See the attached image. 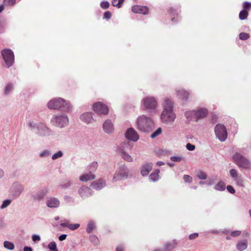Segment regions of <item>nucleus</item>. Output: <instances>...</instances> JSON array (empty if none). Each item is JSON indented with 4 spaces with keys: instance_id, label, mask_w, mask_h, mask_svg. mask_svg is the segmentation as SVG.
<instances>
[{
    "instance_id": "obj_1",
    "label": "nucleus",
    "mask_w": 251,
    "mask_h": 251,
    "mask_svg": "<svg viewBox=\"0 0 251 251\" xmlns=\"http://www.w3.org/2000/svg\"><path fill=\"white\" fill-rule=\"evenodd\" d=\"M162 105L163 110L160 115L162 122L165 124L173 123L176 118V115L173 111L174 101L169 98H165Z\"/></svg>"
},
{
    "instance_id": "obj_2",
    "label": "nucleus",
    "mask_w": 251,
    "mask_h": 251,
    "mask_svg": "<svg viewBox=\"0 0 251 251\" xmlns=\"http://www.w3.org/2000/svg\"><path fill=\"white\" fill-rule=\"evenodd\" d=\"M27 126L31 130L35 131L39 136L49 137L52 134V130L44 123L30 121Z\"/></svg>"
},
{
    "instance_id": "obj_3",
    "label": "nucleus",
    "mask_w": 251,
    "mask_h": 251,
    "mask_svg": "<svg viewBox=\"0 0 251 251\" xmlns=\"http://www.w3.org/2000/svg\"><path fill=\"white\" fill-rule=\"evenodd\" d=\"M153 125L152 119L145 115L139 116L136 122V127L140 131L144 132L150 131Z\"/></svg>"
},
{
    "instance_id": "obj_4",
    "label": "nucleus",
    "mask_w": 251,
    "mask_h": 251,
    "mask_svg": "<svg viewBox=\"0 0 251 251\" xmlns=\"http://www.w3.org/2000/svg\"><path fill=\"white\" fill-rule=\"evenodd\" d=\"M69 123L68 116L65 114H54L50 119V124L54 126L62 128L66 127Z\"/></svg>"
},
{
    "instance_id": "obj_5",
    "label": "nucleus",
    "mask_w": 251,
    "mask_h": 251,
    "mask_svg": "<svg viewBox=\"0 0 251 251\" xmlns=\"http://www.w3.org/2000/svg\"><path fill=\"white\" fill-rule=\"evenodd\" d=\"M233 160L240 168L247 170L251 168L250 160L239 152H236L233 155Z\"/></svg>"
},
{
    "instance_id": "obj_6",
    "label": "nucleus",
    "mask_w": 251,
    "mask_h": 251,
    "mask_svg": "<svg viewBox=\"0 0 251 251\" xmlns=\"http://www.w3.org/2000/svg\"><path fill=\"white\" fill-rule=\"evenodd\" d=\"M141 102L144 108L149 111H154L157 107L158 102L154 97H146L142 99Z\"/></svg>"
},
{
    "instance_id": "obj_7",
    "label": "nucleus",
    "mask_w": 251,
    "mask_h": 251,
    "mask_svg": "<svg viewBox=\"0 0 251 251\" xmlns=\"http://www.w3.org/2000/svg\"><path fill=\"white\" fill-rule=\"evenodd\" d=\"M215 133L216 137L221 142H224L227 139V130L223 125H217L215 127Z\"/></svg>"
},
{
    "instance_id": "obj_8",
    "label": "nucleus",
    "mask_w": 251,
    "mask_h": 251,
    "mask_svg": "<svg viewBox=\"0 0 251 251\" xmlns=\"http://www.w3.org/2000/svg\"><path fill=\"white\" fill-rule=\"evenodd\" d=\"M1 55L7 68L11 67L14 62V53L10 49H4L1 51Z\"/></svg>"
},
{
    "instance_id": "obj_9",
    "label": "nucleus",
    "mask_w": 251,
    "mask_h": 251,
    "mask_svg": "<svg viewBox=\"0 0 251 251\" xmlns=\"http://www.w3.org/2000/svg\"><path fill=\"white\" fill-rule=\"evenodd\" d=\"M128 174L127 168L123 166H120L116 171L113 178V181H117L126 178Z\"/></svg>"
},
{
    "instance_id": "obj_10",
    "label": "nucleus",
    "mask_w": 251,
    "mask_h": 251,
    "mask_svg": "<svg viewBox=\"0 0 251 251\" xmlns=\"http://www.w3.org/2000/svg\"><path fill=\"white\" fill-rule=\"evenodd\" d=\"M65 100L61 98H54L48 103V107L50 109H60L64 105Z\"/></svg>"
},
{
    "instance_id": "obj_11",
    "label": "nucleus",
    "mask_w": 251,
    "mask_h": 251,
    "mask_svg": "<svg viewBox=\"0 0 251 251\" xmlns=\"http://www.w3.org/2000/svg\"><path fill=\"white\" fill-rule=\"evenodd\" d=\"M93 110L98 114L105 115L108 113V107L101 102H97L93 104Z\"/></svg>"
},
{
    "instance_id": "obj_12",
    "label": "nucleus",
    "mask_w": 251,
    "mask_h": 251,
    "mask_svg": "<svg viewBox=\"0 0 251 251\" xmlns=\"http://www.w3.org/2000/svg\"><path fill=\"white\" fill-rule=\"evenodd\" d=\"M125 137L129 141L137 142L139 139V136L136 131L132 127L127 129L125 133Z\"/></svg>"
},
{
    "instance_id": "obj_13",
    "label": "nucleus",
    "mask_w": 251,
    "mask_h": 251,
    "mask_svg": "<svg viewBox=\"0 0 251 251\" xmlns=\"http://www.w3.org/2000/svg\"><path fill=\"white\" fill-rule=\"evenodd\" d=\"M48 193V189L46 187H44L35 192L33 194L32 198L35 201H40L44 199L45 197Z\"/></svg>"
},
{
    "instance_id": "obj_14",
    "label": "nucleus",
    "mask_w": 251,
    "mask_h": 251,
    "mask_svg": "<svg viewBox=\"0 0 251 251\" xmlns=\"http://www.w3.org/2000/svg\"><path fill=\"white\" fill-rule=\"evenodd\" d=\"M92 112H86L80 115L79 119L82 122L87 125L92 124L95 121Z\"/></svg>"
},
{
    "instance_id": "obj_15",
    "label": "nucleus",
    "mask_w": 251,
    "mask_h": 251,
    "mask_svg": "<svg viewBox=\"0 0 251 251\" xmlns=\"http://www.w3.org/2000/svg\"><path fill=\"white\" fill-rule=\"evenodd\" d=\"M102 128L105 133L111 134L114 130V124L110 120H106L103 124Z\"/></svg>"
},
{
    "instance_id": "obj_16",
    "label": "nucleus",
    "mask_w": 251,
    "mask_h": 251,
    "mask_svg": "<svg viewBox=\"0 0 251 251\" xmlns=\"http://www.w3.org/2000/svg\"><path fill=\"white\" fill-rule=\"evenodd\" d=\"M24 185L16 182L13 184L11 187V190L14 195L19 196L24 191Z\"/></svg>"
},
{
    "instance_id": "obj_17",
    "label": "nucleus",
    "mask_w": 251,
    "mask_h": 251,
    "mask_svg": "<svg viewBox=\"0 0 251 251\" xmlns=\"http://www.w3.org/2000/svg\"><path fill=\"white\" fill-rule=\"evenodd\" d=\"M78 194L82 199L87 198L92 195V190L85 186L81 187L78 189Z\"/></svg>"
},
{
    "instance_id": "obj_18",
    "label": "nucleus",
    "mask_w": 251,
    "mask_h": 251,
    "mask_svg": "<svg viewBox=\"0 0 251 251\" xmlns=\"http://www.w3.org/2000/svg\"><path fill=\"white\" fill-rule=\"evenodd\" d=\"M46 205L50 208H57L60 206L59 200L55 197H50L46 201Z\"/></svg>"
},
{
    "instance_id": "obj_19",
    "label": "nucleus",
    "mask_w": 251,
    "mask_h": 251,
    "mask_svg": "<svg viewBox=\"0 0 251 251\" xmlns=\"http://www.w3.org/2000/svg\"><path fill=\"white\" fill-rule=\"evenodd\" d=\"M176 94L178 98L183 101H186L189 96L188 92L181 88L176 89Z\"/></svg>"
},
{
    "instance_id": "obj_20",
    "label": "nucleus",
    "mask_w": 251,
    "mask_h": 251,
    "mask_svg": "<svg viewBox=\"0 0 251 251\" xmlns=\"http://www.w3.org/2000/svg\"><path fill=\"white\" fill-rule=\"evenodd\" d=\"M132 11L134 13H140L144 15L149 13V9L146 6L134 5L132 7Z\"/></svg>"
},
{
    "instance_id": "obj_21",
    "label": "nucleus",
    "mask_w": 251,
    "mask_h": 251,
    "mask_svg": "<svg viewBox=\"0 0 251 251\" xmlns=\"http://www.w3.org/2000/svg\"><path fill=\"white\" fill-rule=\"evenodd\" d=\"M152 169L151 163H147L144 164L141 169V174L142 176H147Z\"/></svg>"
},
{
    "instance_id": "obj_22",
    "label": "nucleus",
    "mask_w": 251,
    "mask_h": 251,
    "mask_svg": "<svg viewBox=\"0 0 251 251\" xmlns=\"http://www.w3.org/2000/svg\"><path fill=\"white\" fill-rule=\"evenodd\" d=\"M91 185L93 188L99 190L105 186V181L103 179H100L98 181L93 182Z\"/></svg>"
},
{
    "instance_id": "obj_23",
    "label": "nucleus",
    "mask_w": 251,
    "mask_h": 251,
    "mask_svg": "<svg viewBox=\"0 0 251 251\" xmlns=\"http://www.w3.org/2000/svg\"><path fill=\"white\" fill-rule=\"evenodd\" d=\"M208 113V110L206 108H199L196 111V114L198 121L200 119H202L205 117Z\"/></svg>"
},
{
    "instance_id": "obj_24",
    "label": "nucleus",
    "mask_w": 251,
    "mask_h": 251,
    "mask_svg": "<svg viewBox=\"0 0 251 251\" xmlns=\"http://www.w3.org/2000/svg\"><path fill=\"white\" fill-rule=\"evenodd\" d=\"M95 175L90 172L89 174H85L80 176L79 180L82 182H87L88 181L94 179Z\"/></svg>"
},
{
    "instance_id": "obj_25",
    "label": "nucleus",
    "mask_w": 251,
    "mask_h": 251,
    "mask_svg": "<svg viewBox=\"0 0 251 251\" xmlns=\"http://www.w3.org/2000/svg\"><path fill=\"white\" fill-rule=\"evenodd\" d=\"M185 116L188 121H194L197 122L196 114V110H190L185 113Z\"/></svg>"
},
{
    "instance_id": "obj_26",
    "label": "nucleus",
    "mask_w": 251,
    "mask_h": 251,
    "mask_svg": "<svg viewBox=\"0 0 251 251\" xmlns=\"http://www.w3.org/2000/svg\"><path fill=\"white\" fill-rule=\"evenodd\" d=\"M248 247V241L246 240H241L236 245V248L239 251L245 250Z\"/></svg>"
},
{
    "instance_id": "obj_27",
    "label": "nucleus",
    "mask_w": 251,
    "mask_h": 251,
    "mask_svg": "<svg viewBox=\"0 0 251 251\" xmlns=\"http://www.w3.org/2000/svg\"><path fill=\"white\" fill-rule=\"evenodd\" d=\"M60 226L62 227H67L72 230H75L80 226V225L78 224H71L68 223H61Z\"/></svg>"
},
{
    "instance_id": "obj_28",
    "label": "nucleus",
    "mask_w": 251,
    "mask_h": 251,
    "mask_svg": "<svg viewBox=\"0 0 251 251\" xmlns=\"http://www.w3.org/2000/svg\"><path fill=\"white\" fill-rule=\"evenodd\" d=\"M121 154V156L125 161L129 162H131L133 161V157L127 152L123 151H119Z\"/></svg>"
},
{
    "instance_id": "obj_29",
    "label": "nucleus",
    "mask_w": 251,
    "mask_h": 251,
    "mask_svg": "<svg viewBox=\"0 0 251 251\" xmlns=\"http://www.w3.org/2000/svg\"><path fill=\"white\" fill-rule=\"evenodd\" d=\"M160 171L159 170H156L155 172L151 173L149 176V179L152 181H156L159 178V173Z\"/></svg>"
},
{
    "instance_id": "obj_30",
    "label": "nucleus",
    "mask_w": 251,
    "mask_h": 251,
    "mask_svg": "<svg viewBox=\"0 0 251 251\" xmlns=\"http://www.w3.org/2000/svg\"><path fill=\"white\" fill-rule=\"evenodd\" d=\"M96 227V224L93 221H90L88 222L86 228V231L88 233H91Z\"/></svg>"
},
{
    "instance_id": "obj_31",
    "label": "nucleus",
    "mask_w": 251,
    "mask_h": 251,
    "mask_svg": "<svg viewBox=\"0 0 251 251\" xmlns=\"http://www.w3.org/2000/svg\"><path fill=\"white\" fill-rule=\"evenodd\" d=\"M61 109L66 112H71L72 110L73 106L69 102L65 100L64 104L62 107Z\"/></svg>"
},
{
    "instance_id": "obj_32",
    "label": "nucleus",
    "mask_w": 251,
    "mask_h": 251,
    "mask_svg": "<svg viewBox=\"0 0 251 251\" xmlns=\"http://www.w3.org/2000/svg\"><path fill=\"white\" fill-rule=\"evenodd\" d=\"M3 247L7 250L13 251L15 248L14 244L10 241H5L3 242Z\"/></svg>"
},
{
    "instance_id": "obj_33",
    "label": "nucleus",
    "mask_w": 251,
    "mask_h": 251,
    "mask_svg": "<svg viewBox=\"0 0 251 251\" xmlns=\"http://www.w3.org/2000/svg\"><path fill=\"white\" fill-rule=\"evenodd\" d=\"M14 89V85L12 83H8L5 87L4 94L5 95L9 94Z\"/></svg>"
},
{
    "instance_id": "obj_34",
    "label": "nucleus",
    "mask_w": 251,
    "mask_h": 251,
    "mask_svg": "<svg viewBox=\"0 0 251 251\" xmlns=\"http://www.w3.org/2000/svg\"><path fill=\"white\" fill-rule=\"evenodd\" d=\"M51 155V152L49 150H44L41 151L39 153V156L41 158H47Z\"/></svg>"
},
{
    "instance_id": "obj_35",
    "label": "nucleus",
    "mask_w": 251,
    "mask_h": 251,
    "mask_svg": "<svg viewBox=\"0 0 251 251\" xmlns=\"http://www.w3.org/2000/svg\"><path fill=\"white\" fill-rule=\"evenodd\" d=\"M214 189L218 191H224L225 189V184L224 182L220 181L215 186Z\"/></svg>"
},
{
    "instance_id": "obj_36",
    "label": "nucleus",
    "mask_w": 251,
    "mask_h": 251,
    "mask_svg": "<svg viewBox=\"0 0 251 251\" xmlns=\"http://www.w3.org/2000/svg\"><path fill=\"white\" fill-rule=\"evenodd\" d=\"M12 202L10 199H6L3 201L1 205L0 206V209H3L8 207Z\"/></svg>"
},
{
    "instance_id": "obj_37",
    "label": "nucleus",
    "mask_w": 251,
    "mask_h": 251,
    "mask_svg": "<svg viewBox=\"0 0 251 251\" xmlns=\"http://www.w3.org/2000/svg\"><path fill=\"white\" fill-rule=\"evenodd\" d=\"M48 248L50 250V251H58L56 244L54 241L49 243L48 245Z\"/></svg>"
},
{
    "instance_id": "obj_38",
    "label": "nucleus",
    "mask_w": 251,
    "mask_h": 251,
    "mask_svg": "<svg viewBox=\"0 0 251 251\" xmlns=\"http://www.w3.org/2000/svg\"><path fill=\"white\" fill-rule=\"evenodd\" d=\"M197 176L201 180H205L207 178L206 174L202 171H198L197 173Z\"/></svg>"
},
{
    "instance_id": "obj_39",
    "label": "nucleus",
    "mask_w": 251,
    "mask_h": 251,
    "mask_svg": "<svg viewBox=\"0 0 251 251\" xmlns=\"http://www.w3.org/2000/svg\"><path fill=\"white\" fill-rule=\"evenodd\" d=\"M248 16V12L246 10H242L239 13V18L241 20L246 19Z\"/></svg>"
},
{
    "instance_id": "obj_40",
    "label": "nucleus",
    "mask_w": 251,
    "mask_h": 251,
    "mask_svg": "<svg viewBox=\"0 0 251 251\" xmlns=\"http://www.w3.org/2000/svg\"><path fill=\"white\" fill-rule=\"evenodd\" d=\"M230 176L234 179H235L239 176L237 171L234 169H232L229 171Z\"/></svg>"
},
{
    "instance_id": "obj_41",
    "label": "nucleus",
    "mask_w": 251,
    "mask_h": 251,
    "mask_svg": "<svg viewBox=\"0 0 251 251\" xmlns=\"http://www.w3.org/2000/svg\"><path fill=\"white\" fill-rule=\"evenodd\" d=\"M124 1V0H113L112 4L113 6H116L118 8H120L121 7V4Z\"/></svg>"
},
{
    "instance_id": "obj_42",
    "label": "nucleus",
    "mask_w": 251,
    "mask_h": 251,
    "mask_svg": "<svg viewBox=\"0 0 251 251\" xmlns=\"http://www.w3.org/2000/svg\"><path fill=\"white\" fill-rule=\"evenodd\" d=\"M63 155V153L62 151H57V152L54 153L52 155L51 158H52V159L55 160V159H57L59 158L62 157Z\"/></svg>"
},
{
    "instance_id": "obj_43",
    "label": "nucleus",
    "mask_w": 251,
    "mask_h": 251,
    "mask_svg": "<svg viewBox=\"0 0 251 251\" xmlns=\"http://www.w3.org/2000/svg\"><path fill=\"white\" fill-rule=\"evenodd\" d=\"M176 241L174 242V245H172L170 243H167L165 245V250L166 251H171L173 249L176 247Z\"/></svg>"
},
{
    "instance_id": "obj_44",
    "label": "nucleus",
    "mask_w": 251,
    "mask_h": 251,
    "mask_svg": "<svg viewBox=\"0 0 251 251\" xmlns=\"http://www.w3.org/2000/svg\"><path fill=\"white\" fill-rule=\"evenodd\" d=\"M162 132V129L161 127H159L155 131L153 132L151 137V138H154L159 134H160Z\"/></svg>"
},
{
    "instance_id": "obj_45",
    "label": "nucleus",
    "mask_w": 251,
    "mask_h": 251,
    "mask_svg": "<svg viewBox=\"0 0 251 251\" xmlns=\"http://www.w3.org/2000/svg\"><path fill=\"white\" fill-rule=\"evenodd\" d=\"M89 239L90 241L93 243L94 244H98L99 242V240L98 237L94 235H91L89 237Z\"/></svg>"
},
{
    "instance_id": "obj_46",
    "label": "nucleus",
    "mask_w": 251,
    "mask_h": 251,
    "mask_svg": "<svg viewBox=\"0 0 251 251\" xmlns=\"http://www.w3.org/2000/svg\"><path fill=\"white\" fill-rule=\"evenodd\" d=\"M250 37V35L248 33L242 32L239 34V38L241 40H245L248 39Z\"/></svg>"
},
{
    "instance_id": "obj_47",
    "label": "nucleus",
    "mask_w": 251,
    "mask_h": 251,
    "mask_svg": "<svg viewBox=\"0 0 251 251\" xmlns=\"http://www.w3.org/2000/svg\"><path fill=\"white\" fill-rule=\"evenodd\" d=\"M97 167H98L97 162H94L92 163L89 166V170H90V172L95 171L97 169Z\"/></svg>"
},
{
    "instance_id": "obj_48",
    "label": "nucleus",
    "mask_w": 251,
    "mask_h": 251,
    "mask_svg": "<svg viewBox=\"0 0 251 251\" xmlns=\"http://www.w3.org/2000/svg\"><path fill=\"white\" fill-rule=\"evenodd\" d=\"M243 10H246L248 11L251 9V2H245L243 3Z\"/></svg>"
},
{
    "instance_id": "obj_49",
    "label": "nucleus",
    "mask_w": 251,
    "mask_h": 251,
    "mask_svg": "<svg viewBox=\"0 0 251 251\" xmlns=\"http://www.w3.org/2000/svg\"><path fill=\"white\" fill-rule=\"evenodd\" d=\"M236 184L239 186H242L243 184V180L242 179L241 176H239L237 178L234 179Z\"/></svg>"
},
{
    "instance_id": "obj_50",
    "label": "nucleus",
    "mask_w": 251,
    "mask_h": 251,
    "mask_svg": "<svg viewBox=\"0 0 251 251\" xmlns=\"http://www.w3.org/2000/svg\"><path fill=\"white\" fill-rule=\"evenodd\" d=\"M170 159L174 162H180L183 158L181 156H171Z\"/></svg>"
},
{
    "instance_id": "obj_51",
    "label": "nucleus",
    "mask_w": 251,
    "mask_h": 251,
    "mask_svg": "<svg viewBox=\"0 0 251 251\" xmlns=\"http://www.w3.org/2000/svg\"><path fill=\"white\" fill-rule=\"evenodd\" d=\"M100 6L103 9H107L109 6V3L108 1H102L100 3Z\"/></svg>"
},
{
    "instance_id": "obj_52",
    "label": "nucleus",
    "mask_w": 251,
    "mask_h": 251,
    "mask_svg": "<svg viewBox=\"0 0 251 251\" xmlns=\"http://www.w3.org/2000/svg\"><path fill=\"white\" fill-rule=\"evenodd\" d=\"M32 240L34 242L39 241L41 240V237L38 234H33L32 235Z\"/></svg>"
},
{
    "instance_id": "obj_53",
    "label": "nucleus",
    "mask_w": 251,
    "mask_h": 251,
    "mask_svg": "<svg viewBox=\"0 0 251 251\" xmlns=\"http://www.w3.org/2000/svg\"><path fill=\"white\" fill-rule=\"evenodd\" d=\"M186 149L190 151H193L195 149V146L190 143H188L186 146Z\"/></svg>"
},
{
    "instance_id": "obj_54",
    "label": "nucleus",
    "mask_w": 251,
    "mask_h": 251,
    "mask_svg": "<svg viewBox=\"0 0 251 251\" xmlns=\"http://www.w3.org/2000/svg\"><path fill=\"white\" fill-rule=\"evenodd\" d=\"M183 179L185 182H191L192 181V177L189 175H184Z\"/></svg>"
},
{
    "instance_id": "obj_55",
    "label": "nucleus",
    "mask_w": 251,
    "mask_h": 251,
    "mask_svg": "<svg viewBox=\"0 0 251 251\" xmlns=\"http://www.w3.org/2000/svg\"><path fill=\"white\" fill-rule=\"evenodd\" d=\"M241 233L240 230H235L231 232V235L233 237H236L239 236Z\"/></svg>"
},
{
    "instance_id": "obj_56",
    "label": "nucleus",
    "mask_w": 251,
    "mask_h": 251,
    "mask_svg": "<svg viewBox=\"0 0 251 251\" xmlns=\"http://www.w3.org/2000/svg\"><path fill=\"white\" fill-rule=\"evenodd\" d=\"M227 190L231 194H234L235 192V191L233 187L231 185H228L226 187Z\"/></svg>"
},
{
    "instance_id": "obj_57",
    "label": "nucleus",
    "mask_w": 251,
    "mask_h": 251,
    "mask_svg": "<svg viewBox=\"0 0 251 251\" xmlns=\"http://www.w3.org/2000/svg\"><path fill=\"white\" fill-rule=\"evenodd\" d=\"M198 236H199V234L198 233H194L190 234L189 236V238L190 240H193V239L197 238Z\"/></svg>"
},
{
    "instance_id": "obj_58",
    "label": "nucleus",
    "mask_w": 251,
    "mask_h": 251,
    "mask_svg": "<svg viewBox=\"0 0 251 251\" xmlns=\"http://www.w3.org/2000/svg\"><path fill=\"white\" fill-rule=\"evenodd\" d=\"M111 17V14L109 11H106L104 14V18L107 19H109Z\"/></svg>"
},
{
    "instance_id": "obj_59",
    "label": "nucleus",
    "mask_w": 251,
    "mask_h": 251,
    "mask_svg": "<svg viewBox=\"0 0 251 251\" xmlns=\"http://www.w3.org/2000/svg\"><path fill=\"white\" fill-rule=\"evenodd\" d=\"M116 251H124L125 247L123 245H119L116 249Z\"/></svg>"
},
{
    "instance_id": "obj_60",
    "label": "nucleus",
    "mask_w": 251,
    "mask_h": 251,
    "mask_svg": "<svg viewBox=\"0 0 251 251\" xmlns=\"http://www.w3.org/2000/svg\"><path fill=\"white\" fill-rule=\"evenodd\" d=\"M71 185V182L70 181H68L65 184L62 185L61 187H63V188H67L70 187Z\"/></svg>"
},
{
    "instance_id": "obj_61",
    "label": "nucleus",
    "mask_w": 251,
    "mask_h": 251,
    "mask_svg": "<svg viewBox=\"0 0 251 251\" xmlns=\"http://www.w3.org/2000/svg\"><path fill=\"white\" fill-rule=\"evenodd\" d=\"M67 237L66 234H62L59 237V240L61 241H63L66 239Z\"/></svg>"
},
{
    "instance_id": "obj_62",
    "label": "nucleus",
    "mask_w": 251,
    "mask_h": 251,
    "mask_svg": "<svg viewBox=\"0 0 251 251\" xmlns=\"http://www.w3.org/2000/svg\"><path fill=\"white\" fill-rule=\"evenodd\" d=\"M4 176V172L1 168H0V179L3 178Z\"/></svg>"
},
{
    "instance_id": "obj_63",
    "label": "nucleus",
    "mask_w": 251,
    "mask_h": 251,
    "mask_svg": "<svg viewBox=\"0 0 251 251\" xmlns=\"http://www.w3.org/2000/svg\"><path fill=\"white\" fill-rule=\"evenodd\" d=\"M24 251H32V249L30 247H25L24 248Z\"/></svg>"
},
{
    "instance_id": "obj_64",
    "label": "nucleus",
    "mask_w": 251,
    "mask_h": 251,
    "mask_svg": "<svg viewBox=\"0 0 251 251\" xmlns=\"http://www.w3.org/2000/svg\"><path fill=\"white\" fill-rule=\"evenodd\" d=\"M165 164V163L162 161H158L156 162V165L158 166H162Z\"/></svg>"
}]
</instances>
